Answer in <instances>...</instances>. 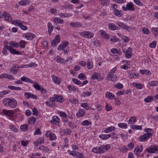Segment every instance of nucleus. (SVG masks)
Returning <instances> with one entry per match:
<instances>
[{"mask_svg":"<svg viewBox=\"0 0 158 158\" xmlns=\"http://www.w3.org/2000/svg\"><path fill=\"white\" fill-rule=\"evenodd\" d=\"M10 45L11 47H19V44L16 42L12 41L10 43Z\"/></svg>","mask_w":158,"mask_h":158,"instance_id":"4c0bfd02","label":"nucleus"},{"mask_svg":"<svg viewBox=\"0 0 158 158\" xmlns=\"http://www.w3.org/2000/svg\"><path fill=\"white\" fill-rule=\"evenodd\" d=\"M136 121V118L135 116L131 117L128 121L129 124H132L135 123Z\"/></svg>","mask_w":158,"mask_h":158,"instance_id":"f704fd0d","label":"nucleus"},{"mask_svg":"<svg viewBox=\"0 0 158 158\" xmlns=\"http://www.w3.org/2000/svg\"><path fill=\"white\" fill-rule=\"evenodd\" d=\"M24 96L25 98L27 99H29L30 98L33 99H37V98L35 95L29 92H25L24 93Z\"/></svg>","mask_w":158,"mask_h":158,"instance_id":"f8f14e48","label":"nucleus"},{"mask_svg":"<svg viewBox=\"0 0 158 158\" xmlns=\"http://www.w3.org/2000/svg\"><path fill=\"white\" fill-rule=\"evenodd\" d=\"M4 17L6 20L10 22L12 19L11 15L6 12H4Z\"/></svg>","mask_w":158,"mask_h":158,"instance_id":"aec40b11","label":"nucleus"},{"mask_svg":"<svg viewBox=\"0 0 158 158\" xmlns=\"http://www.w3.org/2000/svg\"><path fill=\"white\" fill-rule=\"evenodd\" d=\"M91 78L94 80L96 79L98 81L103 80V79L102 77H101L100 73L96 72L94 73L93 74Z\"/></svg>","mask_w":158,"mask_h":158,"instance_id":"0eeeda50","label":"nucleus"},{"mask_svg":"<svg viewBox=\"0 0 158 158\" xmlns=\"http://www.w3.org/2000/svg\"><path fill=\"white\" fill-rule=\"evenodd\" d=\"M9 129L14 132H16L18 131V129L15 126L12 124H11L9 126Z\"/></svg>","mask_w":158,"mask_h":158,"instance_id":"72a5a7b5","label":"nucleus"},{"mask_svg":"<svg viewBox=\"0 0 158 158\" xmlns=\"http://www.w3.org/2000/svg\"><path fill=\"white\" fill-rule=\"evenodd\" d=\"M101 32L100 34L103 36L104 38L106 39H109L110 36L109 35L108 33H106L105 31L101 30L100 31V32Z\"/></svg>","mask_w":158,"mask_h":158,"instance_id":"b1692460","label":"nucleus"},{"mask_svg":"<svg viewBox=\"0 0 158 158\" xmlns=\"http://www.w3.org/2000/svg\"><path fill=\"white\" fill-rule=\"evenodd\" d=\"M91 124V122L87 120H85L83 121L81 124L83 126H89Z\"/></svg>","mask_w":158,"mask_h":158,"instance_id":"3c124183","label":"nucleus"},{"mask_svg":"<svg viewBox=\"0 0 158 158\" xmlns=\"http://www.w3.org/2000/svg\"><path fill=\"white\" fill-rule=\"evenodd\" d=\"M129 77L131 78H137L138 77V75L133 71L129 72Z\"/></svg>","mask_w":158,"mask_h":158,"instance_id":"5701e85b","label":"nucleus"},{"mask_svg":"<svg viewBox=\"0 0 158 158\" xmlns=\"http://www.w3.org/2000/svg\"><path fill=\"white\" fill-rule=\"evenodd\" d=\"M47 26L48 29V33L49 35H51V33L52 32L53 27L52 26V23L50 22H48L47 24Z\"/></svg>","mask_w":158,"mask_h":158,"instance_id":"4be33fe9","label":"nucleus"},{"mask_svg":"<svg viewBox=\"0 0 158 158\" xmlns=\"http://www.w3.org/2000/svg\"><path fill=\"white\" fill-rule=\"evenodd\" d=\"M68 42H64L58 46L57 49L59 51H62L64 53H66L68 52L67 48H68Z\"/></svg>","mask_w":158,"mask_h":158,"instance_id":"f03ea898","label":"nucleus"},{"mask_svg":"<svg viewBox=\"0 0 158 158\" xmlns=\"http://www.w3.org/2000/svg\"><path fill=\"white\" fill-rule=\"evenodd\" d=\"M108 26L109 29L111 30H115L120 29L119 27L116 26L114 24L112 23H109Z\"/></svg>","mask_w":158,"mask_h":158,"instance_id":"ddd939ff","label":"nucleus"},{"mask_svg":"<svg viewBox=\"0 0 158 158\" xmlns=\"http://www.w3.org/2000/svg\"><path fill=\"white\" fill-rule=\"evenodd\" d=\"M149 86L150 87H154L158 85V82L157 81H151L149 82Z\"/></svg>","mask_w":158,"mask_h":158,"instance_id":"2f4dec72","label":"nucleus"},{"mask_svg":"<svg viewBox=\"0 0 158 158\" xmlns=\"http://www.w3.org/2000/svg\"><path fill=\"white\" fill-rule=\"evenodd\" d=\"M105 96L106 98L110 99H112L115 98V96L112 93L109 92H107L106 93Z\"/></svg>","mask_w":158,"mask_h":158,"instance_id":"412c9836","label":"nucleus"},{"mask_svg":"<svg viewBox=\"0 0 158 158\" xmlns=\"http://www.w3.org/2000/svg\"><path fill=\"white\" fill-rule=\"evenodd\" d=\"M53 21L56 23L63 24L64 23L63 19L57 17L53 19Z\"/></svg>","mask_w":158,"mask_h":158,"instance_id":"bb28decb","label":"nucleus"},{"mask_svg":"<svg viewBox=\"0 0 158 158\" xmlns=\"http://www.w3.org/2000/svg\"><path fill=\"white\" fill-rule=\"evenodd\" d=\"M100 2L102 6H107L110 4V2L107 0H102Z\"/></svg>","mask_w":158,"mask_h":158,"instance_id":"e433bc0d","label":"nucleus"},{"mask_svg":"<svg viewBox=\"0 0 158 158\" xmlns=\"http://www.w3.org/2000/svg\"><path fill=\"white\" fill-rule=\"evenodd\" d=\"M142 32L144 34H148L149 33V30L148 28L143 27L142 29Z\"/></svg>","mask_w":158,"mask_h":158,"instance_id":"0e129e2a","label":"nucleus"},{"mask_svg":"<svg viewBox=\"0 0 158 158\" xmlns=\"http://www.w3.org/2000/svg\"><path fill=\"white\" fill-rule=\"evenodd\" d=\"M20 129L22 131H26L28 130V127L27 125L23 124L20 126Z\"/></svg>","mask_w":158,"mask_h":158,"instance_id":"58836bf2","label":"nucleus"},{"mask_svg":"<svg viewBox=\"0 0 158 158\" xmlns=\"http://www.w3.org/2000/svg\"><path fill=\"white\" fill-rule=\"evenodd\" d=\"M142 145H138L135 148L134 152L136 155L139 154L142 152L143 149Z\"/></svg>","mask_w":158,"mask_h":158,"instance_id":"9d476101","label":"nucleus"},{"mask_svg":"<svg viewBox=\"0 0 158 158\" xmlns=\"http://www.w3.org/2000/svg\"><path fill=\"white\" fill-rule=\"evenodd\" d=\"M75 157H79L80 158H82L84 157L83 154L81 152H75Z\"/></svg>","mask_w":158,"mask_h":158,"instance_id":"37998d69","label":"nucleus"},{"mask_svg":"<svg viewBox=\"0 0 158 158\" xmlns=\"http://www.w3.org/2000/svg\"><path fill=\"white\" fill-rule=\"evenodd\" d=\"M117 24L118 25L120 28L121 27L124 30H127L128 31H130L131 30V28L130 27L126 25L125 24L121 22L118 23Z\"/></svg>","mask_w":158,"mask_h":158,"instance_id":"1a4fd4ad","label":"nucleus"},{"mask_svg":"<svg viewBox=\"0 0 158 158\" xmlns=\"http://www.w3.org/2000/svg\"><path fill=\"white\" fill-rule=\"evenodd\" d=\"M39 149L40 150H42L43 151L47 152L49 151V149L48 148L43 145H41L39 147Z\"/></svg>","mask_w":158,"mask_h":158,"instance_id":"de8ad7c7","label":"nucleus"},{"mask_svg":"<svg viewBox=\"0 0 158 158\" xmlns=\"http://www.w3.org/2000/svg\"><path fill=\"white\" fill-rule=\"evenodd\" d=\"M111 136V135L110 134H101L100 135L99 137L103 140L109 138Z\"/></svg>","mask_w":158,"mask_h":158,"instance_id":"cd10ccee","label":"nucleus"},{"mask_svg":"<svg viewBox=\"0 0 158 158\" xmlns=\"http://www.w3.org/2000/svg\"><path fill=\"white\" fill-rule=\"evenodd\" d=\"M27 43L26 42L23 40H21L20 42V46L22 48H24L25 47V44Z\"/></svg>","mask_w":158,"mask_h":158,"instance_id":"6e6d98bb","label":"nucleus"},{"mask_svg":"<svg viewBox=\"0 0 158 158\" xmlns=\"http://www.w3.org/2000/svg\"><path fill=\"white\" fill-rule=\"evenodd\" d=\"M81 106L82 107L86 110H88L89 108L88 105L87 103H82L81 104Z\"/></svg>","mask_w":158,"mask_h":158,"instance_id":"864d4df0","label":"nucleus"},{"mask_svg":"<svg viewBox=\"0 0 158 158\" xmlns=\"http://www.w3.org/2000/svg\"><path fill=\"white\" fill-rule=\"evenodd\" d=\"M63 132L65 135H68L71 133V131L69 129H67L64 130Z\"/></svg>","mask_w":158,"mask_h":158,"instance_id":"13d9d810","label":"nucleus"},{"mask_svg":"<svg viewBox=\"0 0 158 158\" xmlns=\"http://www.w3.org/2000/svg\"><path fill=\"white\" fill-rule=\"evenodd\" d=\"M23 30H26L27 29V26L23 25L21 22V21L18 23V25Z\"/></svg>","mask_w":158,"mask_h":158,"instance_id":"a19ab883","label":"nucleus"},{"mask_svg":"<svg viewBox=\"0 0 158 158\" xmlns=\"http://www.w3.org/2000/svg\"><path fill=\"white\" fill-rule=\"evenodd\" d=\"M60 122V118L57 116H53L52 118V120L50 121V123H52L56 124L59 123Z\"/></svg>","mask_w":158,"mask_h":158,"instance_id":"4468645a","label":"nucleus"},{"mask_svg":"<svg viewBox=\"0 0 158 158\" xmlns=\"http://www.w3.org/2000/svg\"><path fill=\"white\" fill-rule=\"evenodd\" d=\"M80 34L84 38L88 39L91 38L94 36V34L93 33L87 31H82L81 32Z\"/></svg>","mask_w":158,"mask_h":158,"instance_id":"20e7f679","label":"nucleus"},{"mask_svg":"<svg viewBox=\"0 0 158 158\" xmlns=\"http://www.w3.org/2000/svg\"><path fill=\"white\" fill-rule=\"evenodd\" d=\"M52 80L56 84H58L60 83L59 78L57 77L56 76L54 75H52Z\"/></svg>","mask_w":158,"mask_h":158,"instance_id":"c85d7f7f","label":"nucleus"},{"mask_svg":"<svg viewBox=\"0 0 158 158\" xmlns=\"http://www.w3.org/2000/svg\"><path fill=\"white\" fill-rule=\"evenodd\" d=\"M73 82L77 85H80L82 84L81 82L79 80L75 78L72 79Z\"/></svg>","mask_w":158,"mask_h":158,"instance_id":"09e8293b","label":"nucleus"},{"mask_svg":"<svg viewBox=\"0 0 158 158\" xmlns=\"http://www.w3.org/2000/svg\"><path fill=\"white\" fill-rule=\"evenodd\" d=\"M87 66L89 69H91L93 67V62L91 59H88L87 61Z\"/></svg>","mask_w":158,"mask_h":158,"instance_id":"6ab92c4d","label":"nucleus"},{"mask_svg":"<svg viewBox=\"0 0 158 158\" xmlns=\"http://www.w3.org/2000/svg\"><path fill=\"white\" fill-rule=\"evenodd\" d=\"M56 59V61L58 63H62L65 61V60L64 59H62L59 56H57Z\"/></svg>","mask_w":158,"mask_h":158,"instance_id":"c9c22d12","label":"nucleus"},{"mask_svg":"<svg viewBox=\"0 0 158 158\" xmlns=\"http://www.w3.org/2000/svg\"><path fill=\"white\" fill-rule=\"evenodd\" d=\"M149 71L148 70H140V73L142 74H145L147 75L148 74L149 72Z\"/></svg>","mask_w":158,"mask_h":158,"instance_id":"4d7b16f0","label":"nucleus"},{"mask_svg":"<svg viewBox=\"0 0 158 158\" xmlns=\"http://www.w3.org/2000/svg\"><path fill=\"white\" fill-rule=\"evenodd\" d=\"M118 127L122 128H127V125L124 123H120L118 124Z\"/></svg>","mask_w":158,"mask_h":158,"instance_id":"49530a36","label":"nucleus"},{"mask_svg":"<svg viewBox=\"0 0 158 158\" xmlns=\"http://www.w3.org/2000/svg\"><path fill=\"white\" fill-rule=\"evenodd\" d=\"M152 133H149L148 134L145 133L143 135L139 137V140L141 142H145L152 136Z\"/></svg>","mask_w":158,"mask_h":158,"instance_id":"39448f33","label":"nucleus"},{"mask_svg":"<svg viewBox=\"0 0 158 158\" xmlns=\"http://www.w3.org/2000/svg\"><path fill=\"white\" fill-rule=\"evenodd\" d=\"M78 78L81 80H84L86 79V77L84 73H81L78 75Z\"/></svg>","mask_w":158,"mask_h":158,"instance_id":"c03bdc74","label":"nucleus"},{"mask_svg":"<svg viewBox=\"0 0 158 158\" xmlns=\"http://www.w3.org/2000/svg\"><path fill=\"white\" fill-rule=\"evenodd\" d=\"M85 113V111L82 109H79L76 115L78 117H83Z\"/></svg>","mask_w":158,"mask_h":158,"instance_id":"f3484780","label":"nucleus"},{"mask_svg":"<svg viewBox=\"0 0 158 158\" xmlns=\"http://www.w3.org/2000/svg\"><path fill=\"white\" fill-rule=\"evenodd\" d=\"M58 112L59 114L60 117H62L65 118H67L68 116L65 112L62 111H58Z\"/></svg>","mask_w":158,"mask_h":158,"instance_id":"8fccbe9b","label":"nucleus"},{"mask_svg":"<svg viewBox=\"0 0 158 158\" xmlns=\"http://www.w3.org/2000/svg\"><path fill=\"white\" fill-rule=\"evenodd\" d=\"M35 36L33 34L28 32L23 35V37L27 38V40H31Z\"/></svg>","mask_w":158,"mask_h":158,"instance_id":"2eb2a0df","label":"nucleus"},{"mask_svg":"<svg viewBox=\"0 0 158 158\" xmlns=\"http://www.w3.org/2000/svg\"><path fill=\"white\" fill-rule=\"evenodd\" d=\"M3 104L6 107L14 109L17 106V102L15 99L12 98H6L2 101Z\"/></svg>","mask_w":158,"mask_h":158,"instance_id":"f257e3e1","label":"nucleus"},{"mask_svg":"<svg viewBox=\"0 0 158 158\" xmlns=\"http://www.w3.org/2000/svg\"><path fill=\"white\" fill-rule=\"evenodd\" d=\"M117 6L116 4H114L112 6L114 11V14L117 16L120 17L123 15V12L122 10H118L117 8Z\"/></svg>","mask_w":158,"mask_h":158,"instance_id":"423d86ee","label":"nucleus"},{"mask_svg":"<svg viewBox=\"0 0 158 158\" xmlns=\"http://www.w3.org/2000/svg\"><path fill=\"white\" fill-rule=\"evenodd\" d=\"M122 39L125 42H127L129 40V39L128 37L123 35Z\"/></svg>","mask_w":158,"mask_h":158,"instance_id":"774afa93","label":"nucleus"},{"mask_svg":"<svg viewBox=\"0 0 158 158\" xmlns=\"http://www.w3.org/2000/svg\"><path fill=\"white\" fill-rule=\"evenodd\" d=\"M44 143V139L43 138L40 137L34 142L35 146H37L40 144H42Z\"/></svg>","mask_w":158,"mask_h":158,"instance_id":"a211bd4d","label":"nucleus"},{"mask_svg":"<svg viewBox=\"0 0 158 158\" xmlns=\"http://www.w3.org/2000/svg\"><path fill=\"white\" fill-rule=\"evenodd\" d=\"M58 100L59 101V100H58L57 99V97L55 98L54 97H51L50 98V99H49V101L50 102H57Z\"/></svg>","mask_w":158,"mask_h":158,"instance_id":"e2e57ef3","label":"nucleus"},{"mask_svg":"<svg viewBox=\"0 0 158 158\" xmlns=\"http://www.w3.org/2000/svg\"><path fill=\"white\" fill-rule=\"evenodd\" d=\"M5 47V48L8 50L12 54L18 55L21 54V53L20 52L18 51H16V50L9 47L8 46H6Z\"/></svg>","mask_w":158,"mask_h":158,"instance_id":"9b49d317","label":"nucleus"},{"mask_svg":"<svg viewBox=\"0 0 158 158\" xmlns=\"http://www.w3.org/2000/svg\"><path fill=\"white\" fill-rule=\"evenodd\" d=\"M145 150L148 153H153L158 152V146H150L146 148Z\"/></svg>","mask_w":158,"mask_h":158,"instance_id":"7ed1b4c3","label":"nucleus"},{"mask_svg":"<svg viewBox=\"0 0 158 158\" xmlns=\"http://www.w3.org/2000/svg\"><path fill=\"white\" fill-rule=\"evenodd\" d=\"M142 126L138 125H132L131 128L133 129L141 130Z\"/></svg>","mask_w":158,"mask_h":158,"instance_id":"5fc2aeb1","label":"nucleus"},{"mask_svg":"<svg viewBox=\"0 0 158 158\" xmlns=\"http://www.w3.org/2000/svg\"><path fill=\"white\" fill-rule=\"evenodd\" d=\"M151 31L155 35H158V28L152 27Z\"/></svg>","mask_w":158,"mask_h":158,"instance_id":"79ce46f5","label":"nucleus"},{"mask_svg":"<svg viewBox=\"0 0 158 158\" xmlns=\"http://www.w3.org/2000/svg\"><path fill=\"white\" fill-rule=\"evenodd\" d=\"M114 87L117 89H122L123 87V85L122 84L120 83H118L115 85Z\"/></svg>","mask_w":158,"mask_h":158,"instance_id":"69168bd1","label":"nucleus"},{"mask_svg":"<svg viewBox=\"0 0 158 158\" xmlns=\"http://www.w3.org/2000/svg\"><path fill=\"white\" fill-rule=\"evenodd\" d=\"M156 41H154L151 43L149 45V47L151 48H155L156 45Z\"/></svg>","mask_w":158,"mask_h":158,"instance_id":"338daca9","label":"nucleus"},{"mask_svg":"<svg viewBox=\"0 0 158 158\" xmlns=\"http://www.w3.org/2000/svg\"><path fill=\"white\" fill-rule=\"evenodd\" d=\"M21 81H25L27 82H29L30 83H33V81L30 79L29 78H27L26 77H23L21 78Z\"/></svg>","mask_w":158,"mask_h":158,"instance_id":"c756f323","label":"nucleus"},{"mask_svg":"<svg viewBox=\"0 0 158 158\" xmlns=\"http://www.w3.org/2000/svg\"><path fill=\"white\" fill-rule=\"evenodd\" d=\"M115 130V128L114 127L111 126L107 128L104 130V131L105 133H107L112 131H114Z\"/></svg>","mask_w":158,"mask_h":158,"instance_id":"393cba45","label":"nucleus"},{"mask_svg":"<svg viewBox=\"0 0 158 158\" xmlns=\"http://www.w3.org/2000/svg\"><path fill=\"white\" fill-rule=\"evenodd\" d=\"M49 137L50 138V140H54L56 139L55 135V134L50 133L49 135Z\"/></svg>","mask_w":158,"mask_h":158,"instance_id":"603ef678","label":"nucleus"},{"mask_svg":"<svg viewBox=\"0 0 158 158\" xmlns=\"http://www.w3.org/2000/svg\"><path fill=\"white\" fill-rule=\"evenodd\" d=\"M14 113L12 110H8L7 116L9 117H11L14 114Z\"/></svg>","mask_w":158,"mask_h":158,"instance_id":"680f3d73","label":"nucleus"},{"mask_svg":"<svg viewBox=\"0 0 158 158\" xmlns=\"http://www.w3.org/2000/svg\"><path fill=\"white\" fill-rule=\"evenodd\" d=\"M133 86L136 87L138 89H141L142 88L143 86L141 84L134 82L132 84Z\"/></svg>","mask_w":158,"mask_h":158,"instance_id":"473e14b6","label":"nucleus"},{"mask_svg":"<svg viewBox=\"0 0 158 158\" xmlns=\"http://www.w3.org/2000/svg\"><path fill=\"white\" fill-rule=\"evenodd\" d=\"M67 87L69 89V92H71L72 91H76V88L74 86L68 85Z\"/></svg>","mask_w":158,"mask_h":158,"instance_id":"a18cd8bd","label":"nucleus"},{"mask_svg":"<svg viewBox=\"0 0 158 158\" xmlns=\"http://www.w3.org/2000/svg\"><path fill=\"white\" fill-rule=\"evenodd\" d=\"M60 41V36L58 35H56L51 43L52 46H56Z\"/></svg>","mask_w":158,"mask_h":158,"instance_id":"6e6552de","label":"nucleus"},{"mask_svg":"<svg viewBox=\"0 0 158 158\" xmlns=\"http://www.w3.org/2000/svg\"><path fill=\"white\" fill-rule=\"evenodd\" d=\"M128 10L134 11L135 8L134 7V5L133 3L131 2H128L126 5Z\"/></svg>","mask_w":158,"mask_h":158,"instance_id":"dca6fc26","label":"nucleus"},{"mask_svg":"<svg viewBox=\"0 0 158 158\" xmlns=\"http://www.w3.org/2000/svg\"><path fill=\"white\" fill-rule=\"evenodd\" d=\"M32 83L33 84V87L35 89L39 90H41V87L36 82H33Z\"/></svg>","mask_w":158,"mask_h":158,"instance_id":"ea45409f","label":"nucleus"},{"mask_svg":"<svg viewBox=\"0 0 158 158\" xmlns=\"http://www.w3.org/2000/svg\"><path fill=\"white\" fill-rule=\"evenodd\" d=\"M36 121L35 118L34 117H31L28 120V122L30 124L34 125Z\"/></svg>","mask_w":158,"mask_h":158,"instance_id":"7c9ffc66","label":"nucleus"},{"mask_svg":"<svg viewBox=\"0 0 158 158\" xmlns=\"http://www.w3.org/2000/svg\"><path fill=\"white\" fill-rule=\"evenodd\" d=\"M10 70L12 72L13 74H16L18 72L16 68V65L15 64L13 65L11 67Z\"/></svg>","mask_w":158,"mask_h":158,"instance_id":"a878e982","label":"nucleus"},{"mask_svg":"<svg viewBox=\"0 0 158 158\" xmlns=\"http://www.w3.org/2000/svg\"><path fill=\"white\" fill-rule=\"evenodd\" d=\"M153 98L151 96H148L144 99V102H149L153 100Z\"/></svg>","mask_w":158,"mask_h":158,"instance_id":"bf43d9fd","label":"nucleus"},{"mask_svg":"<svg viewBox=\"0 0 158 158\" xmlns=\"http://www.w3.org/2000/svg\"><path fill=\"white\" fill-rule=\"evenodd\" d=\"M118 39L115 35L111 38L110 41L113 42H116L118 41Z\"/></svg>","mask_w":158,"mask_h":158,"instance_id":"052dcab7","label":"nucleus"}]
</instances>
